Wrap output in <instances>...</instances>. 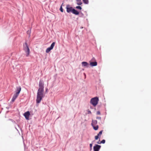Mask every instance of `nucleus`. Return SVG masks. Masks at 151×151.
<instances>
[{
	"label": "nucleus",
	"instance_id": "obj_3",
	"mask_svg": "<svg viewBox=\"0 0 151 151\" xmlns=\"http://www.w3.org/2000/svg\"><path fill=\"white\" fill-rule=\"evenodd\" d=\"M24 49L26 53V56H28L29 54V49L27 43H25V45L24 46Z\"/></svg>",
	"mask_w": 151,
	"mask_h": 151
},
{
	"label": "nucleus",
	"instance_id": "obj_4",
	"mask_svg": "<svg viewBox=\"0 0 151 151\" xmlns=\"http://www.w3.org/2000/svg\"><path fill=\"white\" fill-rule=\"evenodd\" d=\"M55 44V42H53L51 45L46 50V53H48L51 50L53 49Z\"/></svg>",
	"mask_w": 151,
	"mask_h": 151
},
{
	"label": "nucleus",
	"instance_id": "obj_26",
	"mask_svg": "<svg viewBox=\"0 0 151 151\" xmlns=\"http://www.w3.org/2000/svg\"><path fill=\"white\" fill-rule=\"evenodd\" d=\"M92 149V147H91V148H90V150H91Z\"/></svg>",
	"mask_w": 151,
	"mask_h": 151
},
{
	"label": "nucleus",
	"instance_id": "obj_19",
	"mask_svg": "<svg viewBox=\"0 0 151 151\" xmlns=\"http://www.w3.org/2000/svg\"><path fill=\"white\" fill-rule=\"evenodd\" d=\"M103 131V130H101V131H100L99 133V134H98V135L100 137L101 135L102 134V132Z\"/></svg>",
	"mask_w": 151,
	"mask_h": 151
},
{
	"label": "nucleus",
	"instance_id": "obj_12",
	"mask_svg": "<svg viewBox=\"0 0 151 151\" xmlns=\"http://www.w3.org/2000/svg\"><path fill=\"white\" fill-rule=\"evenodd\" d=\"M82 65L86 67H88V63L86 62H83L82 63Z\"/></svg>",
	"mask_w": 151,
	"mask_h": 151
},
{
	"label": "nucleus",
	"instance_id": "obj_14",
	"mask_svg": "<svg viewBox=\"0 0 151 151\" xmlns=\"http://www.w3.org/2000/svg\"><path fill=\"white\" fill-rule=\"evenodd\" d=\"M97 123V122L96 120H92V125H95Z\"/></svg>",
	"mask_w": 151,
	"mask_h": 151
},
{
	"label": "nucleus",
	"instance_id": "obj_21",
	"mask_svg": "<svg viewBox=\"0 0 151 151\" xmlns=\"http://www.w3.org/2000/svg\"><path fill=\"white\" fill-rule=\"evenodd\" d=\"M76 8L77 9H79L80 10H81L82 9L81 7L80 6H77L76 7Z\"/></svg>",
	"mask_w": 151,
	"mask_h": 151
},
{
	"label": "nucleus",
	"instance_id": "obj_1",
	"mask_svg": "<svg viewBox=\"0 0 151 151\" xmlns=\"http://www.w3.org/2000/svg\"><path fill=\"white\" fill-rule=\"evenodd\" d=\"M39 87L37 96L36 102L37 103H40L42 98L44 97V83L42 81H40L39 82Z\"/></svg>",
	"mask_w": 151,
	"mask_h": 151
},
{
	"label": "nucleus",
	"instance_id": "obj_27",
	"mask_svg": "<svg viewBox=\"0 0 151 151\" xmlns=\"http://www.w3.org/2000/svg\"><path fill=\"white\" fill-rule=\"evenodd\" d=\"M94 59V58H93L92 59V60L93 59Z\"/></svg>",
	"mask_w": 151,
	"mask_h": 151
},
{
	"label": "nucleus",
	"instance_id": "obj_17",
	"mask_svg": "<svg viewBox=\"0 0 151 151\" xmlns=\"http://www.w3.org/2000/svg\"><path fill=\"white\" fill-rule=\"evenodd\" d=\"M105 140L104 139H103L100 142H98L97 143L98 144L103 143L104 144L105 143Z\"/></svg>",
	"mask_w": 151,
	"mask_h": 151
},
{
	"label": "nucleus",
	"instance_id": "obj_7",
	"mask_svg": "<svg viewBox=\"0 0 151 151\" xmlns=\"http://www.w3.org/2000/svg\"><path fill=\"white\" fill-rule=\"evenodd\" d=\"M30 115V113L29 111H27L25 112L24 114V116L25 118L27 120H29V117Z\"/></svg>",
	"mask_w": 151,
	"mask_h": 151
},
{
	"label": "nucleus",
	"instance_id": "obj_20",
	"mask_svg": "<svg viewBox=\"0 0 151 151\" xmlns=\"http://www.w3.org/2000/svg\"><path fill=\"white\" fill-rule=\"evenodd\" d=\"M99 137H100L98 135L96 136L95 137V140H97Z\"/></svg>",
	"mask_w": 151,
	"mask_h": 151
},
{
	"label": "nucleus",
	"instance_id": "obj_23",
	"mask_svg": "<svg viewBox=\"0 0 151 151\" xmlns=\"http://www.w3.org/2000/svg\"><path fill=\"white\" fill-rule=\"evenodd\" d=\"M96 119H99V120H101V117H97Z\"/></svg>",
	"mask_w": 151,
	"mask_h": 151
},
{
	"label": "nucleus",
	"instance_id": "obj_15",
	"mask_svg": "<svg viewBox=\"0 0 151 151\" xmlns=\"http://www.w3.org/2000/svg\"><path fill=\"white\" fill-rule=\"evenodd\" d=\"M93 126L94 129L95 130H97L98 129L99 126L97 125L96 126V125H93V126Z\"/></svg>",
	"mask_w": 151,
	"mask_h": 151
},
{
	"label": "nucleus",
	"instance_id": "obj_10",
	"mask_svg": "<svg viewBox=\"0 0 151 151\" xmlns=\"http://www.w3.org/2000/svg\"><path fill=\"white\" fill-rule=\"evenodd\" d=\"M90 64L91 66H95L97 65V62L96 61L94 62H90Z\"/></svg>",
	"mask_w": 151,
	"mask_h": 151
},
{
	"label": "nucleus",
	"instance_id": "obj_8",
	"mask_svg": "<svg viewBox=\"0 0 151 151\" xmlns=\"http://www.w3.org/2000/svg\"><path fill=\"white\" fill-rule=\"evenodd\" d=\"M21 88L20 86L17 87V89L16 90V93L19 95L20 91H21Z\"/></svg>",
	"mask_w": 151,
	"mask_h": 151
},
{
	"label": "nucleus",
	"instance_id": "obj_22",
	"mask_svg": "<svg viewBox=\"0 0 151 151\" xmlns=\"http://www.w3.org/2000/svg\"><path fill=\"white\" fill-rule=\"evenodd\" d=\"M96 114L97 115H100L101 114L100 112L99 111L97 112Z\"/></svg>",
	"mask_w": 151,
	"mask_h": 151
},
{
	"label": "nucleus",
	"instance_id": "obj_13",
	"mask_svg": "<svg viewBox=\"0 0 151 151\" xmlns=\"http://www.w3.org/2000/svg\"><path fill=\"white\" fill-rule=\"evenodd\" d=\"M76 1L77 4L79 5H81L82 3L81 0H76Z\"/></svg>",
	"mask_w": 151,
	"mask_h": 151
},
{
	"label": "nucleus",
	"instance_id": "obj_11",
	"mask_svg": "<svg viewBox=\"0 0 151 151\" xmlns=\"http://www.w3.org/2000/svg\"><path fill=\"white\" fill-rule=\"evenodd\" d=\"M72 13L75 15H78L79 14V12L74 9L73 10Z\"/></svg>",
	"mask_w": 151,
	"mask_h": 151
},
{
	"label": "nucleus",
	"instance_id": "obj_18",
	"mask_svg": "<svg viewBox=\"0 0 151 151\" xmlns=\"http://www.w3.org/2000/svg\"><path fill=\"white\" fill-rule=\"evenodd\" d=\"M63 3L62 4V5L60 7V11L62 12H63V8H62V5H63Z\"/></svg>",
	"mask_w": 151,
	"mask_h": 151
},
{
	"label": "nucleus",
	"instance_id": "obj_24",
	"mask_svg": "<svg viewBox=\"0 0 151 151\" xmlns=\"http://www.w3.org/2000/svg\"><path fill=\"white\" fill-rule=\"evenodd\" d=\"M88 114H91V112L90 111L88 110Z\"/></svg>",
	"mask_w": 151,
	"mask_h": 151
},
{
	"label": "nucleus",
	"instance_id": "obj_9",
	"mask_svg": "<svg viewBox=\"0 0 151 151\" xmlns=\"http://www.w3.org/2000/svg\"><path fill=\"white\" fill-rule=\"evenodd\" d=\"M18 95H19L18 94H17L16 93L15 94H14V96L13 97V98L12 99V102H14V101L18 97Z\"/></svg>",
	"mask_w": 151,
	"mask_h": 151
},
{
	"label": "nucleus",
	"instance_id": "obj_5",
	"mask_svg": "<svg viewBox=\"0 0 151 151\" xmlns=\"http://www.w3.org/2000/svg\"><path fill=\"white\" fill-rule=\"evenodd\" d=\"M66 11L67 12L69 13L70 12H72L73 9L72 7H71L69 5H67L66 6Z\"/></svg>",
	"mask_w": 151,
	"mask_h": 151
},
{
	"label": "nucleus",
	"instance_id": "obj_16",
	"mask_svg": "<svg viewBox=\"0 0 151 151\" xmlns=\"http://www.w3.org/2000/svg\"><path fill=\"white\" fill-rule=\"evenodd\" d=\"M83 3L86 4H88V0H82Z\"/></svg>",
	"mask_w": 151,
	"mask_h": 151
},
{
	"label": "nucleus",
	"instance_id": "obj_6",
	"mask_svg": "<svg viewBox=\"0 0 151 151\" xmlns=\"http://www.w3.org/2000/svg\"><path fill=\"white\" fill-rule=\"evenodd\" d=\"M101 146L100 145H96L93 147V150L94 151H99L100 149Z\"/></svg>",
	"mask_w": 151,
	"mask_h": 151
},
{
	"label": "nucleus",
	"instance_id": "obj_25",
	"mask_svg": "<svg viewBox=\"0 0 151 151\" xmlns=\"http://www.w3.org/2000/svg\"><path fill=\"white\" fill-rule=\"evenodd\" d=\"M92 144H90V148H91V147H92Z\"/></svg>",
	"mask_w": 151,
	"mask_h": 151
},
{
	"label": "nucleus",
	"instance_id": "obj_2",
	"mask_svg": "<svg viewBox=\"0 0 151 151\" xmlns=\"http://www.w3.org/2000/svg\"><path fill=\"white\" fill-rule=\"evenodd\" d=\"M99 99L97 97H95L91 99V103L94 106H96L98 104Z\"/></svg>",
	"mask_w": 151,
	"mask_h": 151
}]
</instances>
